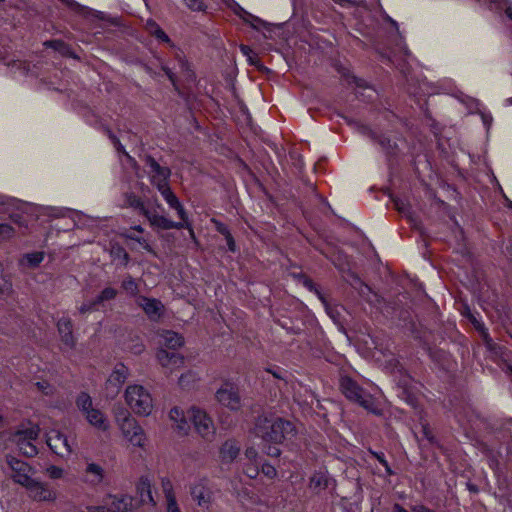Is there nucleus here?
Returning <instances> with one entry per match:
<instances>
[{"label": "nucleus", "mask_w": 512, "mask_h": 512, "mask_svg": "<svg viewBox=\"0 0 512 512\" xmlns=\"http://www.w3.org/2000/svg\"><path fill=\"white\" fill-rule=\"evenodd\" d=\"M255 435L265 443L273 444L268 446L265 452L268 456L278 457L281 454L277 445L290 440L296 433L294 424L286 419L277 416H259L255 423Z\"/></svg>", "instance_id": "f257e3e1"}, {"label": "nucleus", "mask_w": 512, "mask_h": 512, "mask_svg": "<svg viewBox=\"0 0 512 512\" xmlns=\"http://www.w3.org/2000/svg\"><path fill=\"white\" fill-rule=\"evenodd\" d=\"M115 423L120 429L123 437L134 447L144 448L147 444V435L139 424L132 417L131 413L124 407L114 410Z\"/></svg>", "instance_id": "f03ea898"}, {"label": "nucleus", "mask_w": 512, "mask_h": 512, "mask_svg": "<svg viewBox=\"0 0 512 512\" xmlns=\"http://www.w3.org/2000/svg\"><path fill=\"white\" fill-rule=\"evenodd\" d=\"M124 399L130 410L138 415L147 417L154 409V399L150 391L142 385H128L124 392Z\"/></svg>", "instance_id": "7ed1b4c3"}, {"label": "nucleus", "mask_w": 512, "mask_h": 512, "mask_svg": "<svg viewBox=\"0 0 512 512\" xmlns=\"http://www.w3.org/2000/svg\"><path fill=\"white\" fill-rule=\"evenodd\" d=\"M76 406L94 428L104 432L110 428L107 417L100 409L93 406L92 398L86 392H81L77 396Z\"/></svg>", "instance_id": "20e7f679"}, {"label": "nucleus", "mask_w": 512, "mask_h": 512, "mask_svg": "<svg viewBox=\"0 0 512 512\" xmlns=\"http://www.w3.org/2000/svg\"><path fill=\"white\" fill-rule=\"evenodd\" d=\"M40 434V428L36 424H23L12 435V441L17 445L20 452L27 457H34L38 454V449L35 445Z\"/></svg>", "instance_id": "39448f33"}, {"label": "nucleus", "mask_w": 512, "mask_h": 512, "mask_svg": "<svg viewBox=\"0 0 512 512\" xmlns=\"http://www.w3.org/2000/svg\"><path fill=\"white\" fill-rule=\"evenodd\" d=\"M340 387L343 394L351 401H354L373 414H379L374 398L366 393L355 381L351 378L344 377L341 379Z\"/></svg>", "instance_id": "423d86ee"}, {"label": "nucleus", "mask_w": 512, "mask_h": 512, "mask_svg": "<svg viewBox=\"0 0 512 512\" xmlns=\"http://www.w3.org/2000/svg\"><path fill=\"white\" fill-rule=\"evenodd\" d=\"M159 210H163L161 204L157 201L151 203L150 201L145 202V205L141 209L140 213L143 214L151 226L162 229H181L184 227L183 223L173 222L164 215L159 213Z\"/></svg>", "instance_id": "0eeeda50"}, {"label": "nucleus", "mask_w": 512, "mask_h": 512, "mask_svg": "<svg viewBox=\"0 0 512 512\" xmlns=\"http://www.w3.org/2000/svg\"><path fill=\"white\" fill-rule=\"evenodd\" d=\"M188 415L197 433L204 439L211 440L215 434V426L209 415L202 409L191 407Z\"/></svg>", "instance_id": "6e6552de"}, {"label": "nucleus", "mask_w": 512, "mask_h": 512, "mask_svg": "<svg viewBox=\"0 0 512 512\" xmlns=\"http://www.w3.org/2000/svg\"><path fill=\"white\" fill-rule=\"evenodd\" d=\"M45 436L48 447L56 455L62 458H67L73 453L74 442H71L67 436L62 434L60 431L51 429L46 432Z\"/></svg>", "instance_id": "1a4fd4ad"}, {"label": "nucleus", "mask_w": 512, "mask_h": 512, "mask_svg": "<svg viewBox=\"0 0 512 512\" xmlns=\"http://www.w3.org/2000/svg\"><path fill=\"white\" fill-rule=\"evenodd\" d=\"M129 376V369L123 363H117L105 383L107 397L114 398L120 392Z\"/></svg>", "instance_id": "9d476101"}, {"label": "nucleus", "mask_w": 512, "mask_h": 512, "mask_svg": "<svg viewBox=\"0 0 512 512\" xmlns=\"http://www.w3.org/2000/svg\"><path fill=\"white\" fill-rule=\"evenodd\" d=\"M217 401L231 411H238L242 407L238 388L231 383H224L216 391Z\"/></svg>", "instance_id": "9b49d317"}, {"label": "nucleus", "mask_w": 512, "mask_h": 512, "mask_svg": "<svg viewBox=\"0 0 512 512\" xmlns=\"http://www.w3.org/2000/svg\"><path fill=\"white\" fill-rule=\"evenodd\" d=\"M7 464L9 466V475L13 481L23 487L30 483L33 475V469L28 463L19 460L15 457H7Z\"/></svg>", "instance_id": "f8f14e48"}, {"label": "nucleus", "mask_w": 512, "mask_h": 512, "mask_svg": "<svg viewBox=\"0 0 512 512\" xmlns=\"http://www.w3.org/2000/svg\"><path fill=\"white\" fill-rule=\"evenodd\" d=\"M190 494L199 507L209 508L212 503L213 493L206 478L196 480L190 487Z\"/></svg>", "instance_id": "ddd939ff"}, {"label": "nucleus", "mask_w": 512, "mask_h": 512, "mask_svg": "<svg viewBox=\"0 0 512 512\" xmlns=\"http://www.w3.org/2000/svg\"><path fill=\"white\" fill-rule=\"evenodd\" d=\"M149 168V176L151 183L156 186L158 190L169 186L168 179L171 175V171L168 167L161 166L155 159L149 158L147 160Z\"/></svg>", "instance_id": "4468645a"}, {"label": "nucleus", "mask_w": 512, "mask_h": 512, "mask_svg": "<svg viewBox=\"0 0 512 512\" xmlns=\"http://www.w3.org/2000/svg\"><path fill=\"white\" fill-rule=\"evenodd\" d=\"M29 496L35 501L54 502L57 499V493L47 484L34 480L25 486Z\"/></svg>", "instance_id": "2eb2a0df"}, {"label": "nucleus", "mask_w": 512, "mask_h": 512, "mask_svg": "<svg viewBox=\"0 0 512 512\" xmlns=\"http://www.w3.org/2000/svg\"><path fill=\"white\" fill-rule=\"evenodd\" d=\"M73 324L69 317H61L57 321V330L61 341L63 351L72 350L76 345V338L73 334Z\"/></svg>", "instance_id": "dca6fc26"}, {"label": "nucleus", "mask_w": 512, "mask_h": 512, "mask_svg": "<svg viewBox=\"0 0 512 512\" xmlns=\"http://www.w3.org/2000/svg\"><path fill=\"white\" fill-rule=\"evenodd\" d=\"M105 479L104 468L95 462H88L82 471L81 480L89 487H97Z\"/></svg>", "instance_id": "f3484780"}, {"label": "nucleus", "mask_w": 512, "mask_h": 512, "mask_svg": "<svg viewBox=\"0 0 512 512\" xmlns=\"http://www.w3.org/2000/svg\"><path fill=\"white\" fill-rule=\"evenodd\" d=\"M136 303L151 321H158L163 315L164 305L158 299L138 296Z\"/></svg>", "instance_id": "a211bd4d"}, {"label": "nucleus", "mask_w": 512, "mask_h": 512, "mask_svg": "<svg viewBox=\"0 0 512 512\" xmlns=\"http://www.w3.org/2000/svg\"><path fill=\"white\" fill-rule=\"evenodd\" d=\"M156 358L160 365L170 373L179 369L184 364V357L182 355L175 352H168L163 348L157 351Z\"/></svg>", "instance_id": "6ab92c4d"}, {"label": "nucleus", "mask_w": 512, "mask_h": 512, "mask_svg": "<svg viewBox=\"0 0 512 512\" xmlns=\"http://www.w3.org/2000/svg\"><path fill=\"white\" fill-rule=\"evenodd\" d=\"M161 488L165 498V511L181 512L180 506L176 499V494L172 481L167 477L162 478Z\"/></svg>", "instance_id": "aec40b11"}, {"label": "nucleus", "mask_w": 512, "mask_h": 512, "mask_svg": "<svg viewBox=\"0 0 512 512\" xmlns=\"http://www.w3.org/2000/svg\"><path fill=\"white\" fill-rule=\"evenodd\" d=\"M104 503H106L109 512H127L132 508L133 499L124 494L109 495Z\"/></svg>", "instance_id": "412c9836"}, {"label": "nucleus", "mask_w": 512, "mask_h": 512, "mask_svg": "<svg viewBox=\"0 0 512 512\" xmlns=\"http://www.w3.org/2000/svg\"><path fill=\"white\" fill-rule=\"evenodd\" d=\"M162 195L163 199L166 203L172 208L175 209L180 219L184 222L187 221L188 217L186 211L182 204L180 203L177 196L173 193L170 186L163 188L162 190H158Z\"/></svg>", "instance_id": "4be33fe9"}, {"label": "nucleus", "mask_w": 512, "mask_h": 512, "mask_svg": "<svg viewBox=\"0 0 512 512\" xmlns=\"http://www.w3.org/2000/svg\"><path fill=\"white\" fill-rule=\"evenodd\" d=\"M169 419L173 422L174 428L182 435H186L190 430L189 422L186 419L184 411L179 407H173L169 411Z\"/></svg>", "instance_id": "5701e85b"}, {"label": "nucleus", "mask_w": 512, "mask_h": 512, "mask_svg": "<svg viewBox=\"0 0 512 512\" xmlns=\"http://www.w3.org/2000/svg\"><path fill=\"white\" fill-rule=\"evenodd\" d=\"M160 337L162 344L169 349L175 350L184 345V338L177 332L164 330L161 332Z\"/></svg>", "instance_id": "b1692460"}, {"label": "nucleus", "mask_w": 512, "mask_h": 512, "mask_svg": "<svg viewBox=\"0 0 512 512\" xmlns=\"http://www.w3.org/2000/svg\"><path fill=\"white\" fill-rule=\"evenodd\" d=\"M240 447L233 440L226 441L220 449V457L223 462H232L239 454Z\"/></svg>", "instance_id": "393cba45"}, {"label": "nucleus", "mask_w": 512, "mask_h": 512, "mask_svg": "<svg viewBox=\"0 0 512 512\" xmlns=\"http://www.w3.org/2000/svg\"><path fill=\"white\" fill-rule=\"evenodd\" d=\"M330 478L328 476V473L326 471H317L315 472L312 477L310 478L309 486L311 489L319 492L321 490H324L328 487Z\"/></svg>", "instance_id": "a878e982"}, {"label": "nucleus", "mask_w": 512, "mask_h": 512, "mask_svg": "<svg viewBox=\"0 0 512 512\" xmlns=\"http://www.w3.org/2000/svg\"><path fill=\"white\" fill-rule=\"evenodd\" d=\"M110 256L112 258V261L118 265L126 266L129 261L128 253L125 251L124 248H122L119 245L111 246Z\"/></svg>", "instance_id": "bb28decb"}, {"label": "nucleus", "mask_w": 512, "mask_h": 512, "mask_svg": "<svg viewBox=\"0 0 512 512\" xmlns=\"http://www.w3.org/2000/svg\"><path fill=\"white\" fill-rule=\"evenodd\" d=\"M44 260V253L43 252H32L25 254L22 259L20 260V265L29 267V268H35L39 266V264Z\"/></svg>", "instance_id": "cd10ccee"}, {"label": "nucleus", "mask_w": 512, "mask_h": 512, "mask_svg": "<svg viewBox=\"0 0 512 512\" xmlns=\"http://www.w3.org/2000/svg\"><path fill=\"white\" fill-rule=\"evenodd\" d=\"M125 204L140 212L145 205V201L141 197L136 196L133 192H129L125 194Z\"/></svg>", "instance_id": "c85d7f7f"}, {"label": "nucleus", "mask_w": 512, "mask_h": 512, "mask_svg": "<svg viewBox=\"0 0 512 512\" xmlns=\"http://www.w3.org/2000/svg\"><path fill=\"white\" fill-rule=\"evenodd\" d=\"M45 474L52 480L64 479L67 472L62 467L50 465L45 469Z\"/></svg>", "instance_id": "c756f323"}, {"label": "nucleus", "mask_w": 512, "mask_h": 512, "mask_svg": "<svg viewBox=\"0 0 512 512\" xmlns=\"http://www.w3.org/2000/svg\"><path fill=\"white\" fill-rule=\"evenodd\" d=\"M122 288L126 291V293H128L129 295H132V296H136L139 291L138 284L131 276H127L123 280Z\"/></svg>", "instance_id": "7c9ffc66"}, {"label": "nucleus", "mask_w": 512, "mask_h": 512, "mask_svg": "<svg viewBox=\"0 0 512 512\" xmlns=\"http://www.w3.org/2000/svg\"><path fill=\"white\" fill-rule=\"evenodd\" d=\"M117 290L112 287H106L101 291V293L95 299L98 304H101L105 301L112 300L116 297Z\"/></svg>", "instance_id": "2f4dec72"}, {"label": "nucleus", "mask_w": 512, "mask_h": 512, "mask_svg": "<svg viewBox=\"0 0 512 512\" xmlns=\"http://www.w3.org/2000/svg\"><path fill=\"white\" fill-rule=\"evenodd\" d=\"M243 471L249 478H251V479L256 478L260 472L259 462L246 463Z\"/></svg>", "instance_id": "473e14b6"}, {"label": "nucleus", "mask_w": 512, "mask_h": 512, "mask_svg": "<svg viewBox=\"0 0 512 512\" xmlns=\"http://www.w3.org/2000/svg\"><path fill=\"white\" fill-rule=\"evenodd\" d=\"M14 236V229L11 225L6 223L0 224V242L9 240Z\"/></svg>", "instance_id": "72a5a7b5"}, {"label": "nucleus", "mask_w": 512, "mask_h": 512, "mask_svg": "<svg viewBox=\"0 0 512 512\" xmlns=\"http://www.w3.org/2000/svg\"><path fill=\"white\" fill-rule=\"evenodd\" d=\"M473 323L478 330H481L484 341H485L488 349L494 350L496 345L493 343L492 339L489 337V335H488L487 331L484 329L483 325L481 323H479L476 319H473Z\"/></svg>", "instance_id": "f704fd0d"}, {"label": "nucleus", "mask_w": 512, "mask_h": 512, "mask_svg": "<svg viewBox=\"0 0 512 512\" xmlns=\"http://www.w3.org/2000/svg\"><path fill=\"white\" fill-rule=\"evenodd\" d=\"M196 375L195 373L189 371L187 373H184L179 378V385L183 388H187L190 386V384L194 383L196 381Z\"/></svg>", "instance_id": "c9c22d12"}, {"label": "nucleus", "mask_w": 512, "mask_h": 512, "mask_svg": "<svg viewBox=\"0 0 512 512\" xmlns=\"http://www.w3.org/2000/svg\"><path fill=\"white\" fill-rule=\"evenodd\" d=\"M153 27H154V30H151V34H153L156 38H158L164 42L170 41L167 34L156 23H153Z\"/></svg>", "instance_id": "e433bc0d"}, {"label": "nucleus", "mask_w": 512, "mask_h": 512, "mask_svg": "<svg viewBox=\"0 0 512 512\" xmlns=\"http://www.w3.org/2000/svg\"><path fill=\"white\" fill-rule=\"evenodd\" d=\"M187 7L194 11H202L204 10V3L202 0H184Z\"/></svg>", "instance_id": "4c0bfd02"}, {"label": "nucleus", "mask_w": 512, "mask_h": 512, "mask_svg": "<svg viewBox=\"0 0 512 512\" xmlns=\"http://www.w3.org/2000/svg\"><path fill=\"white\" fill-rule=\"evenodd\" d=\"M261 471L266 477L270 479L276 477L277 475L275 467L267 463L262 464Z\"/></svg>", "instance_id": "58836bf2"}, {"label": "nucleus", "mask_w": 512, "mask_h": 512, "mask_svg": "<svg viewBox=\"0 0 512 512\" xmlns=\"http://www.w3.org/2000/svg\"><path fill=\"white\" fill-rule=\"evenodd\" d=\"M142 486H143V487H142L143 492H142V494H141V496H142V501H143V502L149 501L150 503H152V504L154 505V504H155V502H154V499H153V497H152V494H151V491H150V487H149V485H148V484H146V483H143V484H142Z\"/></svg>", "instance_id": "ea45409f"}, {"label": "nucleus", "mask_w": 512, "mask_h": 512, "mask_svg": "<svg viewBox=\"0 0 512 512\" xmlns=\"http://www.w3.org/2000/svg\"><path fill=\"white\" fill-rule=\"evenodd\" d=\"M245 458L248 462H258V452L255 448L250 447L245 451Z\"/></svg>", "instance_id": "a19ab883"}, {"label": "nucleus", "mask_w": 512, "mask_h": 512, "mask_svg": "<svg viewBox=\"0 0 512 512\" xmlns=\"http://www.w3.org/2000/svg\"><path fill=\"white\" fill-rule=\"evenodd\" d=\"M96 305H98L96 300H93V301L88 302V303H83L82 305H80L78 307V311H79L80 314H86V313L92 311Z\"/></svg>", "instance_id": "79ce46f5"}, {"label": "nucleus", "mask_w": 512, "mask_h": 512, "mask_svg": "<svg viewBox=\"0 0 512 512\" xmlns=\"http://www.w3.org/2000/svg\"><path fill=\"white\" fill-rule=\"evenodd\" d=\"M480 116H481V119H482V122L484 124V126L489 129L491 124H492V121H493V117L492 115L489 113V112H486V111H480Z\"/></svg>", "instance_id": "37998d69"}, {"label": "nucleus", "mask_w": 512, "mask_h": 512, "mask_svg": "<svg viewBox=\"0 0 512 512\" xmlns=\"http://www.w3.org/2000/svg\"><path fill=\"white\" fill-rule=\"evenodd\" d=\"M422 434L425 439H427L430 443L434 442V436L431 429L428 427L426 423H422Z\"/></svg>", "instance_id": "c03bdc74"}, {"label": "nucleus", "mask_w": 512, "mask_h": 512, "mask_svg": "<svg viewBox=\"0 0 512 512\" xmlns=\"http://www.w3.org/2000/svg\"><path fill=\"white\" fill-rule=\"evenodd\" d=\"M126 237L131 239V240L137 241L138 243L143 245V247L145 249L149 248V245H148L147 241L143 237L136 236L132 231L127 232Z\"/></svg>", "instance_id": "a18cd8bd"}, {"label": "nucleus", "mask_w": 512, "mask_h": 512, "mask_svg": "<svg viewBox=\"0 0 512 512\" xmlns=\"http://www.w3.org/2000/svg\"><path fill=\"white\" fill-rule=\"evenodd\" d=\"M11 291H12V284L5 279H1L0 280V293L1 294H9Z\"/></svg>", "instance_id": "49530a36"}, {"label": "nucleus", "mask_w": 512, "mask_h": 512, "mask_svg": "<svg viewBox=\"0 0 512 512\" xmlns=\"http://www.w3.org/2000/svg\"><path fill=\"white\" fill-rule=\"evenodd\" d=\"M213 222L215 223V226H216V230L222 234L223 236H227L230 234V231L228 229V227L226 225H224L223 223L221 222H218V221H215L213 220Z\"/></svg>", "instance_id": "de8ad7c7"}, {"label": "nucleus", "mask_w": 512, "mask_h": 512, "mask_svg": "<svg viewBox=\"0 0 512 512\" xmlns=\"http://www.w3.org/2000/svg\"><path fill=\"white\" fill-rule=\"evenodd\" d=\"M36 386L38 387V389H39V390H41V391H42L43 393H45V394H49V393H51V391H52V388H51V386L49 385V383H48V382H45V381H43V382H37V383H36Z\"/></svg>", "instance_id": "09e8293b"}, {"label": "nucleus", "mask_w": 512, "mask_h": 512, "mask_svg": "<svg viewBox=\"0 0 512 512\" xmlns=\"http://www.w3.org/2000/svg\"><path fill=\"white\" fill-rule=\"evenodd\" d=\"M226 239V242H227V246H228V249L232 252H234L236 250V244H235V241L231 235V233L229 235H227L225 237Z\"/></svg>", "instance_id": "8fccbe9b"}, {"label": "nucleus", "mask_w": 512, "mask_h": 512, "mask_svg": "<svg viewBox=\"0 0 512 512\" xmlns=\"http://www.w3.org/2000/svg\"><path fill=\"white\" fill-rule=\"evenodd\" d=\"M88 512H109L106 503L104 506H90L88 507Z\"/></svg>", "instance_id": "3c124183"}, {"label": "nucleus", "mask_w": 512, "mask_h": 512, "mask_svg": "<svg viewBox=\"0 0 512 512\" xmlns=\"http://www.w3.org/2000/svg\"><path fill=\"white\" fill-rule=\"evenodd\" d=\"M111 138H112L113 144H114L115 148L117 149V151L123 152L128 158H130L129 155L125 152L124 147L120 143V141L115 137H111Z\"/></svg>", "instance_id": "603ef678"}, {"label": "nucleus", "mask_w": 512, "mask_h": 512, "mask_svg": "<svg viewBox=\"0 0 512 512\" xmlns=\"http://www.w3.org/2000/svg\"><path fill=\"white\" fill-rule=\"evenodd\" d=\"M373 454H374V455H375V457L379 460V462L385 466L386 471H387L388 473H391L390 468H389V466H388V463H387V461L384 459V455H383L382 453H381V454L373 453Z\"/></svg>", "instance_id": "864d4df0"}, {"label": "nucleus", "mask_w": 512, "mask_h": 512, "mask_svg": "<svg viewBox=\"0 0 512 512\" xmlns=\"http://www.w3.org/2000/svg\"><path fill=\"white\" fill-rule=\"evenodd\" d=\"M240 50H241V52H242L245 56H247V57H248V59H249L250 61H252V59H251V54L253 53V51H252V49H251L249 46H247V45H241V46H240Z\"/></svg>", "instance_id": "5fc2aeb1"}, {"label": "nucleus", "mask_w": 512, "mask_h": 512, "mask_svg": "<svg viewBox=\"0 0 512 512\" xmlns=\"http://www.w3.org/2000/svg\"><path fill=\"white\" fill-rule=\"evenodd\" d=\"M413 512H434L424 505H415L411 508Z\"/></svg>", "instance_id": "6e6d98bb"}, {"label": "nucleus", "mask_w": 512, "mask_h": 512, "mask_svg": "<svg viewBox=\"0 0 512 512\" xmlns=\"http://www.w3.org/2000/svg\"><path fill=\"white\" fill-rule=\"evenodd\" d=\"M144 350V346L143 344L141 343H137L135 344L132 348H131V352L134 353V354H140L142 353Z\"/></svg>", "instance_id": "4d7b16f0"}, {"label": "nucleus", "mask_w": 512, "mask_h": 512, "mask_svg": "<svg viewBox=\"0 0 512 512\" xmlns=\"http://www.w3.org/2000/svg\"><path fill=\"white\" fill-rule=\"evenodd\" d=\"M163 70L165 71L166 75L168 76L170 81L173 83V85H175V76L172 73V71L167 67H163Z\"/></svg>", "instance_id": "13d9d810"}, {"label": "nucleus", "mask_w": 512, "mask_h": 512, "mask_svg": "<svg viewBox=\"0 0 512 512\" xmlns=\"http://www.w3.org/2000/svg\"><path fill=\"white\" fill-rule=\"evenodd\" d=\"M56 213L54 214L55 216L57 217H62V216H65L67 212H69L68 210H65V209H59V208H55L53 209Z\"/></svg>", "instance_id": "bf43d9fd"}, {"label": "nucleus", "mask_w": 512, "mask_h": 512, "mask_svg": "<svg viewBox=\"0 0 512 512\" xmlns=\"http://www.w3.org/2000/svg\"><path fill=\"white\" fill-rule=\"evenodd\" d=\"M179 63L183 71L190 72L188 64L183 59H179Z\"/></svg>", "instance_id": "052dcab7"}, {"label": "nucleus", "mask_w": 512, "mask_h": 512, "mask_svg": "<svg viewBox=\"0 0 512 512\" xmlns=\"http://www.w3.org/2000/svg\"><path fill=\"white\" fill-rule=\"evenodd\" d=\"M395 206H396V208H397L399 211H401V212H403V211H404V203H403L402 201L396 200V201H395Z\"/></svg>", "instance_id": "680f3d73"}, {"label": "nucleus", "mask_w": 512, "mask_h": 512, "mask_svg": "<svg viewBox=\"0 0 512 512\" xmlns=\"http://www.w3.org/2000/svg\"><path fill=\"white\" fill-rule=\"evenodd\" d=\"M130 231H132V232L136 231L138 233H143L144 229L140 225H137V226L132 227Z\"/></svg>", "instance_id": "e2e57ef3"}, {"label": "nucleus", "mask_w": 512, "mask_h": 512, "mask_svg": "<svg viewBox=\"0 0 512 512\" xmlns=\"http://www.w3.org/2000/svg\"><path fill=\"white\" fill-rule=\"evenodd\" d=\"M394 510L395 512H408L407 510H405L404 508H402L400 505L396 504L394 506Z\"/></svg>", "instance_id": "0e129e2a"}, {"label": "nucleus", "mask_w": 512, "mask_h": 512, "mask_svg": "<svg viewBox=\"0 0 512 512\" xmlns=\"http://www.w3.org/2000/svg\"><path fill=\"white\" fill-rule=\"evenodd\" d=\"M315 292L318 295L319 299L322 301V303L326 306V301L323 295L317 289H315Z\"/></svg>", "instance_id": "69168bd1"}, {"label": "nucleus", "mask_w": 512, "mask_h": 512, "mask_svg": "<svg viewBox=\"0 0 512 512\" xmlns=\"http://www.w3.org/2000/svg\"><path fill=\"white\" fill-rule=\"evenodd\" d=\"M153 21H148L147 22V28L148 30L151 32V30H154V27H153Z\"/></svg>", "instance_id": "338daca9"}, {"label": "nucleus", "mask_w": 512, "mask_h": 512, "mask_svg": "<svg viewBox=\"0 0 512 512\" xmlns=\"http://www.w3.org/2000/svg\"><path fill=\"white\" fill-rule=\"evenodd\" d=\"M506 15H507L510 19H512V8H508V9H506Z\"/></svg>", "instance_id": "774afa93"}]
</instances>
